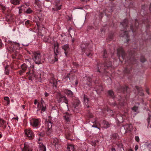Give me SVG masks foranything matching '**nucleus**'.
<instances>
[{"mask_svg": "<svg viewBox=\"0 0 151 151\" xmlns=\"http://www.w3.org/2000/svg\"><path fill=\"white\" fill-rule=\"evenodd\" d=\"M124 72H125V73H128V70H127V68H126L124 70Z\"/></svg>", "mask_w": 151, "mask_h": 151, "instance_id": "47", "label": "nucleus"}, {"mask_svg": "<svg viewBox=\"0 0 151 151\" xmlns=\"http://www.w3.org/2000/svg\"><path fill=\"white\" fill-rule=\"evenodd\" d=\"M68 151H74V147L72 145H68L67 147Z\"/></svg>", "mask_w": 151, "mask_h": 151, "instance_id": "23", "label": "nucleus"}, {"mask_svg": "<svg viewBox=\"0 0 151 151\" xmlns=\"http://www.w3.org/2000/svg\"><path fill=\"white\" fill-rule=\"evenodd\" d=\"M63 118L66 122H69L70 120L71 116L69 114L66 112L63 116Z\"/></svg>", "mask_w": 151, "mask_h": 151, "instance_id": "15", "label": "nucleus"}, {"mask_svg": "<svg viewBox=\"0 0 151 151\" xmlns=\"http://www.w3.org/2000/svg\"><path fill=\"white\" fill-rule=\"evenodd\" d=\"M27 64H28L29 63H30V62H29V61H28V62H27Z\"/></svg>", "mask_w": 151, "mask_h": 151, "instance_id": "62", "label": "nucleus"}, {"mask_svg": "<svg viewBox=\"0 0 151 151\" xmlns=\"http://www.w3.org/2000/svg\"><path fill=\"white\" fill-rule=\"evenodd\" d=\"M102 124L103 125L104 127V128H106L110 127V124L106 121H103Z\"/></svg>", "mask_w": 151, "mask_h": 151, "instance_id": "22", "label": "nucleus"}, {"mask_svg": "<svg viewBox=\"0 0 151 151\" xmlns=\"http://www.w3.org/2000/svg\"><path fill=\"white\" fill-rule=\"evenodd\" d=\"M38 140L39 151H46V147L40 141L42 139V138L44 136V134L42 133H40L38 134Z\"/></svg>", "mask_w": 151, "mask_h": 151, "instance_id": "2", "label": "nucleus"}, {"mask_svg": "<svg viewBox=\"0 0 151 151\" xmlns=\"http://www.w3.org/2000/svg\"><path fill=\"white\" fill-rule=\"evenodd\" d=\"M26 6H27V4L25 5H22L20 7H19L18 8L19 9V13H21L22 12V11H24L26 8Z\"/></svg>", "mask_w": 151, "mask_h": 151, "instance_id": "21", "label": "nucleus"}, {"mask_svg": "<svg viewBox=\"0 0 151 151\" xmlns=\"http://www.w3.org/2000/svg\"><path fill=\"white\" fill-rule=\"evenodd\" d=\"M37 103V99H35V101L34 104H35L36 105Z\"/></svg>", "mask_w": 151, "mask_h": 151, "instance_id": "46", "label": "nucleus"}, {"mask_svg": "<svg viewBox=\"0 0 151 151\" xmlns=\"http://www.w3.org/2000/svg\"><path fill=\"white\" fill-rule=\"evenodd\" d=\"M31 144L28 143H25L24 144V147L22 151H32L30 147Z\"/></svg>", "mask_w": 151, "mask_h": 151, "instance_id": "10", "label": "nucleus"}, {"mask_svg": "<svg viewBox=\"0 0 151 151\" xmlns=\"http://www.w3.org/2000/svg\"><path fill=\"white\" fill-rule=\"evenodd\" d=\"M6 127V122L4 120L0 119V127L5 129Z\"/></svg>", "mask_w": 151, "mask_h": 151, "instance_id": "16", "label": "nucleus"}, {"mask_svg": "<svg viewBox=\"0 0 151 151\" xmlns=\"http://www.w3.org/2000/svg\"><path fill=\"white\" fill-rule=\"evenodd\" d=\"M92 127H97L96 125H93Z\"/></svg>", "mask_w": 151, "mask_h": 151, "instance_id": "57", "label": "nucleus"}, {"mask_svg": "<svg viewBox=\"0 0 151 151\" xmlns=\"http://www.w3.org/2000/svg\"><path fill=\"white\" fill-rule=\"evenodd\" d=\"M43 4H44V6H46H46H46V5H45V2H44V3H43Z\"/></svg>", "mask_w": 151, "mask_h": 151, "instance_id": "61", "label": "nucleus"}, {"mask_svg": "<svg viewBox=\"0 0 151 151\" xmlns=\"http://www.w3.org/2000/svg\"><path fill=\"white\" fill-rule=\"evenodd\" d=\"M25 136L29 139H31L34 138L35 135L32 131L29 129H27L24 130Z\"/></svg>", "mask_w": 151, "mask_h": 151, "instance_id": "8", "label": "nucleus"}, {"mask_svg": "<svg viewBox=\"0 0 151 151\" xmlns=\"http://www.w3.org/2000/svg\"><path fill=\"white\" fill-rule=\"evenodd\" d=\"M60 0H51V3L55 5L52 9V11L58 10L61 9V5L59 4Z\"/></svg>", "mask_w": 151, "mask_h": 151, "instance_id": "7", "label": "nucleus"}, {"mask_svg": "<svg viewBox=\"0 0 151 151\" xmlns=\"http://www.w3.org/2000/svg\"><path fill=\"white\" fill-rule=\"evenodd\" d=\"M131 29L132 30V32H133L134 30L133 29V27H132V26H131Z\"/></svg>", "mask_w": 151, "mask_h": 151, "instance_id": "51", "label": "nucleus"}, {"mask_svg": "<svg viewBox=\"0 0 151 151\" xmlns=\"http://www.w3.org/2000/svg\"><path fill=\"white\" fill-rule=\"evenodd\" d=\"M49 94L48 93H47V92H45V97H47L48 96H49Z\"/></svg>", "mask_w": 151, "mask_h": 151, "instance_id": "41", "label": "nucleus"}, {"mask_svg": "<svg viewBox=\"0 0 151 151\" xmlns=\"http://www.w3.org/2000/svg\"><path fill=\"white\" fill-rule=\"evenodd\" d=\"M64 93L68 96L73 97V92L69 90H65L64 91Z\"/></svg>", "mask_w": 151, "mask_h": 151, "instance_id": "17", "label": "nucleus"}, {"mask_svg": "<svg viewBox=\"0 0 151 151\" xmlns=\"http://www.w3.org/2000/svg\"><path fill=\"white\" fill-rule=\"evenodd\" d=\"M81 47L83 51H84L85 50H86V48H85L82 45L81 46Z\"/></svg>", "mask_w": 151, "mask_h": 151, "instance_id": "39", "label": "nucleus"}, {"mask_svg": "<svg viewBox=\"0 0 151 151\" xmlns=\"http://www.w3.org/2000/svg\"><path fill=\"white\" fill-rule=\"evenodd\" d=\"M22 107L23 109H24V107H25V106L24 105H23L22 106Z\"/></svg>", "mask_w": 151, "mask_h": 151, "instance_id": "58", "label": "nucleus"}, {"mask_svg": "<svg viewBox=\"0 0 151 151\" xmlns=\"http://www.w3.org/2000/svg\"><path fill=\"white\" fill-rule=\"evenodd\" d=\"M109 95L111 97L113 98L114 99V100H117L116 97H114V94L112 91L111 90H109L108 91Z\"/></svg>", "mask_w": 151, "mask_h": 151, "instance_id": "25", "label": "nucleus"}, {"mask_svg": "<svg viewBox=\"0 0 151 151\" xmlns=\"http://www.w3.org/2000/svg\"><path fill=\"white\" fill-rule=\"evenodd\" d=\"M46 104L44 101L42 99L40 103H38L37 105V108L38 109L37 111L41 110V112H44L45 111Z\"/></svg>", "mask_w": 151, "mask_h": 151, "instance_id": "6", "label": "nucleus"}, {"mask_svg": "<svg viewBox=\"0 0 151 151\" xmlns=\"http://www.w3.org/2000/svg\"><path fill=\"white\" fill-rule=\"evenodd\" d=\"M9 66H6L5 68V70L4 73H5L7 75H8L9 74Z\"/></svg>", "mask_w": 151, "mask_h": 151, "instance_id": "30", "label": "nucleus"}, {"mask_svg": "<svg viewBox=\"0 0 151 151\" xmlns=\"http://www.w3.org/2000/svg\"><path fill=\"white\" fill-rule=\"evenodd\" d=\"M86 55H87V56H88V57H89H89H90V55H91V52H90V53H89V54H88L87 53H86Z\"/></svg>", "mask_w": 151, "mask_h": 151, "instance_id": "48", "label": "nucleus"}, {"mask_svg": "<svg viewBox=\"0 0 151 151\" xmlns=\"http://www.w3.org/2000/svg\"><path fill=\"white\" fill-rule=\"evenodd\" d=\"M32 12V10L30 8H28L26 11V12L27 14H30Z\"/></svg>", "mask_w": 151, "mask_h": 151, "instance_id": "32", "label": "nucleus"}, {"mask_svg": "<svg viewBox=\"0 0 151 151\" xmlns=\"http://www.w3.org/2000/svg\"><path fill=\"white\" fill-rule=\"evenodd\" d=\"M124 128L126 130L130 131L132 129V125L131 124H126L124 126Z\"/></svg>", "mask_w": 151, "mask_h": 151, "instance_id": "20", "label": "nucleus"}, {"mask_svg": "<svg viewBox=\"0 0 151 151\" xmlns=\"http://www.w3.org/2000/svg\"><path fill=\"white\" fill-rule=\"evenodd\" d=\"M62 49L64 50L66 56H67L69 50V48L68 45V44H66L64 45L62 47Z\"/></svg>", "mask_w": 151, "mask_h": 151, "instance_id": "14", "label": "nucleus"}, {"mask_svg": "<svg viewBox=\"0 0 151 151\" xmlns=\"http://www.w3.org/2000/svg\"><path fill=\"white\" fill-rule=\"evenodd\" d=\"M83 99L84 106L86 108H88L89 107V99L87 96L85 95H84Z\"/></svg>", "mask_w": 151, "mask_h": 151, "instance_id": "12", "label": "nucleus"}, {"mask_svg": "<svg viewBox=\"0 0 151 151\" xmlns=\"http://www.w3.org/2000/svg\"><path fill=\"white\" fill-rule=\"evenodd\" d=\"M102 86H100L99 87V89H98V91H102Z\"/></svg>", "mask_w": 151, "mask_h": 151, "instance_id": "43", "label": "nucleus"}, {"mask_svg": "<svg viewBox=\"0 0 151 151\" xmlns=\"http://www.w3.org/2000/svg\"><path fill=\"white\" fill-rule=\"evenodd\" d=\"M54 143H55V147H56V145H58V144L57 143H55V141H54Z\"/></svg>", "mask_w": 151, "mask_h": 151, "instance_id": "54", "label": "nucleus"}, {"mask_svg": "<svg viewBox=\"0 0 151 151\" xmlns=\"http://www.w3.org/2000/svg\"><path fill=\"white\" fill-rule=\"evenodd\" d=\"M41 120L40 119L32 118L30 120V124L34 128H37L40 124Z\"/></svg>", "mask_w": 151, "mask_h": 151, "instance_id": "4", "label": "nucleus"}, {"mask_svg": "<svg viewBox=\"0 0 151 151\" xmlns=\"http://www.w3.org/2000/svg\"><path fill=\"white\" fill-rule=\"evenodd\" d=\"M3 44L1 42V40L0 39V48L2 46Z\"/></svg>", "mask_w": 151, "mask_h": 151, "instance_id": "44", "label": "nucleus"}, {"mask_svg": "<svg viewBox=\"0 0 151 151\" xmlns=\"http://www.w3.org/2000/svg\"><path fill=\"white\" fill-rule=\"evenodd\" d=\"M29 20H27L25 22V24L27 25V24H28L29 23Z\"/></svg>", "mask_w": 151, "mask_h": 151, "instance_id": "45", "label": "nucleus"}, {"mask_svg": "<svg viewBox=\"0 0 151 151\" xmlns=\"http://www.w3.org/2000/svg\"><path fill=\"white\" fill-rule=\"evenodd\" d=\"M124 52L122 47L119 48L117 50V54L119 56V58L120 56H121L122 58L123 57V55H124Z\"/></svg>", "mask_w": 151, "mask_h": 151, "instance_id": "13", "label": "nucleus"}, {"mask_svg": "<svg viewBox=\"0 0 151 151\" xmlns=\"http://www.w3.org/2000/svg\"><path fill=\"white\" fill-rule=\"evenodd\" d=\"M20 0H11V3L14 5H17L19 4Z\"/></svg>", "mask_w": 151, "mask_h": 151, "instance_id": "24", "label": "nucleus"}, {"mask_svg": "<svg viewBox=\"0 0 151 151\" xmlns=\"http://www.w3.org/2000/svg\"><path fill=\"white\" fill-rule=\"evenodd\" d=\"M46 124L47 126L48 131L50 132L51 131V129L52 126V123L50 121H48L46 123Z\"/></svg>", "mask_w": 151, "mask_h": 151, "instance_id": "18", "label": "nucleus"}, {"mask_svg": "<svg viewBox=\"0 0 151 151\" xmlns=\"http://www.w3.org/2000/svg\"><path fill=\"white\" fill-rule=\"evenodd\" d=\"M2 137V135L0 133V138H1Z\"/></svg>", "mask_w": 151, "mask_h": 151, "instance_id": "60", "label": "nucleus"}, {"mask_svg": "<svg viewBox=\"0 0 151 151\" xmlns=\"http://www.w3.org/2000/svg\"><path fill=\"white\" fill-rule=\"evenodd\" d=\"M44 40L45 42H49L48 38L47 37H45L44 38Z\"/></svg>", "mask_w": 151, "mask_h": 151, "instance_id": "37", "label": "nucleus"}, {"mask_svg": "<svg viewBox=\"0 0 151 151\" xmlns=\"http://www.w3.org/2000/svg\"><path fill=\"white\" fill-rule=\"evenodd\" d=\"M13 19V16L10 14L7 15L6 17V20L8 22H11Z\"/></svg>", "mask_w": 151, "mask_h": 151, "instance_id": "19", "label": "nucleus"}, {"mask_svg": "<svg viewBox=\"0 0 151 151\" xmlns=\"http://www.w3.org/2000/svg\"><path fill=\"white\" fill-rule=\"evenodd\" d=\"M138 146L137 145H136L135 146V147H134V149L135 150V151H137L138 150Z\"/></svg>", "mask_w": 151, "mask_h": 151, "instance_id": "42", "label": "nucleus"}, {"mask_svg": "<svg viewBox=\"0 0 151 151\" xmlns=\"http://www.w3.org/2000/svg\"><path fill=\"white\" fill-rule=\"evenodd\" d=\"M35 4L39 8H40L41 7V3L39 0H35Z\"/></svg>", "mask_w": 151, "mask_h": 151, "instance_id": "29", "label": "nucleus"}, {"mask_svg": "<svg viewBox=\"0 0 151 151\" xmlns=\"http://www.w3.org/2000/svg\"><path fill=\"white\" fill-rule=\"evenodd\" d=\"M56 98L58 103L63 102L67 104V106L68 108V101L65 96L61 95L60 93H58L56 94Z\"/></svg>", "mask_w": 151, "mask_h": 151, "instance_id": "3", "label": "nucleus"}, {"mask_svg": "<svg viewBox=\"0 0 151 151\" xmlns=\"http://www.w3.org/2000/svg\"><path fill=\"white\" fill-rule=\"evenodd\" d=\"M139 94L140 96H143L144 95V93L142 91H141L140 92H139Z\"/></svg>", "mask_w": 151, "mask_h": 151, "instance_id": "40", "label": "nucleus"}, {"mask_svg": "<svg viewBox=\"0 0 151 151\" xmlns=\"http://www.w3.org/2000/svg\"><path fill=\"white\" fill-rule=\"evenodd\" d=\"M146 91L147 93L148 94H149V90H148V89H147L146 90Z\"/></svg>", "mask_w": 151, "mask_h": 151, "instance_id": "49", "label": "nucleus"}, {"mask_svg": "<svg viewBox=\"0 0 151 151\" xmlns=\"http://www.w3.org/2000/svg\"><path fill=\"white\" fill-rule=\"evenodd\" d=\"M148 117L147 118V121L148 124H149L150 121V118L151 117V115L150 114H148Z\"/></svg>", "mask_w": 151, "mask_h": 151, "instance_id": "35", "label": "nucleus"}, {"mask_svg": "<svg viewBox=\"0 0 151 151\" xmlns=\"http://www.w3.org/2000/svg\"><path fill=\"white\" fill-rule=\"evenodd\" d=\"M146 60L145 58L143 56H141L140 59V61L141 62L143 63L145 62Z\"/></svg>", "mask_w": 151, "mask_h": 151, "instance_id": "33", "label": "nucleus"}, {"mask_svg": "<svg viewBox=\"0 0 151 151\" xmlns=\"http://www.w3.org/2000/svg\"><path fill=\"white\" fill-rule=\"evenodd\" d=\"M81 0L82 1H84L87 2V1H90V0Z\"/></svg>", "mask_w": 151, "mask_h": 151, "instance_id": "52", "label": "nucleus"}, {"mask_svg": "<svg viewBox=\"0 0 151 151\" xmlns=\"http://www.w3.org/2000/svg\"><path fill=\"white\" fill-rule=\"evenodd\" d=\"M45 1L47 2H48V1H50V0H45Z\"/></svg>", "mask_w": 151, "mask_h": 151, "instance_id": "63", "label": "nucleus"}, {"mask_svg": "<svg viewBox=\"0 0 151 151\" xmlns=\"http://www.w3.org/2000/svg\"><path fill=\"white\" fill-rule=\"evenodd\" d=\"M15 29H16L15 28H14L12 30H13V31H15Z\"/></svg>", "mask_w": 151, "mask_h": 151, "instance_id": "59", "label": "nucleus"}, {"mask_svg": "<svg viewBox=\"0 0 151 151\" xmlns=\"http://www.w3.org/2000/svg\"><path fill=\"white\" fill-rule=\"evenodd\" d=\"M97 71H98L99 73H100V70L99 69V67H97Z\"/></svg>", "mask_w": 151, "mask_h": 151, "instance_id": "50", "label": "nucleus"}, {"mask_svg": "<svg viewBox=\"0 0 151 151\" xmlns=\"http://www.w3.org/2000/svg\"><path fill=\"white\" fill-rule=\"evenodd\" d=\"M4 100L6 101L7 102V104L9 105L10 104V100L9 98L8 97H5L4 98Z\"/></svg>", "mask_w": 151, "mask_h": 151, "instance_id": "31", "label": "nucleus"}, {"mask_svg": "<svg viewBox=\"0 0 151 151\" xmlns=\"http://www.w3.org/2000/svg\"><path fill=\"white\" fill-rule=\"evenodd\" d=\"M111 151H115V149L114 148H112L111 149Z\"/></svg>", "mask_w": 151, "mask_h": 151, "instance_id": "56", "label": "nucleus"}, {"mask_svg": "<svg viewBox=\"0 0 151 151\" xmlns=\"http://www.w3.org/2000/svg\"><path fill=\"white\" fill-rule=\"evenodd\" d=\"M33 59L35 63L38 64L43 62L45 60V59L43 56L41 55L39 52H33Z\"/></svg>", "mask_w": 151, "mask_h": 151, "instance_id": "1", "label": "nucleus"}, {"mask_svg": "<svg viewBox=\"0 0 151 151\" xmlns=\"http://www.w3.org/2000/svg\"><path fill=\"white\" fill-rule=\"evenodd\" d=\"M78 84V81H76L75 82V84L76 85H77Z\"/></svg>", "mask_w": 151, "mask_h": 151, "instance_id": "55", "label": "nucleus"}, {"mask_svg": "<svg viewBox=\"0 0 151 151\" xmlns=\"http://www.w3.org/2000/svg\"><path fill=\"white\" fill-rule=\"evenodd\" d=\"M14 45H16L17 47H19L20 46V44L16 42H13V44L11 41L5 44V45L6 47L10 50H12L14 51L15 50L14 47Z\"/></svg>", "mask_w": 151, "mask_h": 151, "instance_id": "5", "label": "nucleus"}, {"mask_svg": "<svg viewBox=\"0 0 151 151\" xmlns=\"http://www.w3.org/2000/svg\"><path fill=\"white\" fill-rule=\"evenodd\" d=\"M138 109V107L137 106H134L132 108V110L134 111V112L137 111Z\"/></svg>", "mask_w": 151, "mask_h": 151, "instance_id": "34", "label": "nucleus"}, {"mask_svg": "<svg viewBox=\"0 0 151 151\" xmlns=\"http://www.w3.org/2000/svg\"><path fill=\"white\" fill-rule=\"evenodd\" d=\"M135 139L136 141L137 142H138L139 140V138L138 136L135 137Z\"/></svg>", "mask_w": 151, "mask_h": 151, "instance_id": "36", "label": "nucleus"}, {"mask_svg": "<svg viewBox=\"0 0 151 151\" xmlns=\"http://www.w3.org/2000/svg\"><path fill=\"white\" fill-rule=\"evenodd\" d=\"M58 48L59 46L58 42L55 41L53 42V48L54 49L55 61H57L58 60V59L57 58V56L59 54V52L58 50Z\"/></svg>", "mask_w": 151, "mask_h": 151, "instance_id": "9", "label": "nucleus"}, {"mask_svg": "<svg viewBox=\"0 0 151 151\" xmlns=\"http://www.w3.org/2000/svg\"><path fill=\"white\" fill-rule=\"evenodd\" d=\"M119 105H120L121 106L124 105V104H121L120 102L119 103Z\"/></svg>", "mask_w": 151, "mask_h": 151, "instance_id": "53", "label": "nucleus"}, {"mask_svg": "<svg viewBox=\"0 0 151 151\" xmlns=\"http://www.w3.org/2000/svg\"><path fill=\"white\" fill-rule=\"evenodd\" d=\"M106 50H104V58H106V56H105V55H106Z\"/></svg>", "mask_w": 151, "mask_h": 151, "instance_id": "38", "label": "nucleus"}, {"mask_svg": "<svg viewBox=\"0 0 151 151\" xmlns=\"http://www.w3.org/2000/svg\"><path fill=\"white\" fill-rule=\"evenodd\" d=\"M50 82L51 83L53 84L54 86L57 83V81L53 77H52L50 81Z\"/></svg>", "mask_w": 151, "mask_h": 151, "instance_id": "27", "label": "nucleus"}, {"mask_svg": "<svg viewBox=\"0 0 151 151\" xmlns=\"http://www.w3.org/2000/svg\"><path fill=\"white\" fill-rule=\"evenodd\" d=\"M28 66L25 64L24 63L22 65V69L19 71V73L20 75H22V73L24 72L27 69Z\"/></svg>", "mask_w": 151, "mask_h": 151, "instance_id": "11", "label": "nucleus"}, {"mask_svg": "<svg viewBox=\"0 0 151 151\" xmlns=\"http://www.w3.org/2000/svg\"><path fill=\"white\" fill-rule=\"evenodd\" d=\"M128 32L127 31H125L124 32V34L121 35V36L123 37H126V39L127 40V42H128L129 40L128 39Z\"/></svg>", "mask_w": 151, "mask_h": 151, "instance_id": "28", "label": "nucleus"}, {"mask_svg": "<svg viewBox=\"0 0 151 151\" xmlns=\"http://www.w3.org/2000/svg\"><path fill=\"white\" fill-rule=\"evenodd\" d=\"M128 21L127 19H125L124 20V21L121 23V24H122V26L124 27H126L128 24Z\"/></svg>", "mask_w": 151, "mask_h": 151, "instance_id": "26", "label": "nucleus"}, {"mask_svg": "<svg viewBox=\"0 0 151 151\" xmlns=\"http://www.w3.org/2000/svg\"><path fill=\"white\" fill-rule=\"evenodd\" d=\"M15 119H17V120L18 119V117H17L16 118H15Z\"/></svg>", "mask_w": 151, "mask_h": 151, "instance_id": "64", "label": "nucleus"}]
</instances>
